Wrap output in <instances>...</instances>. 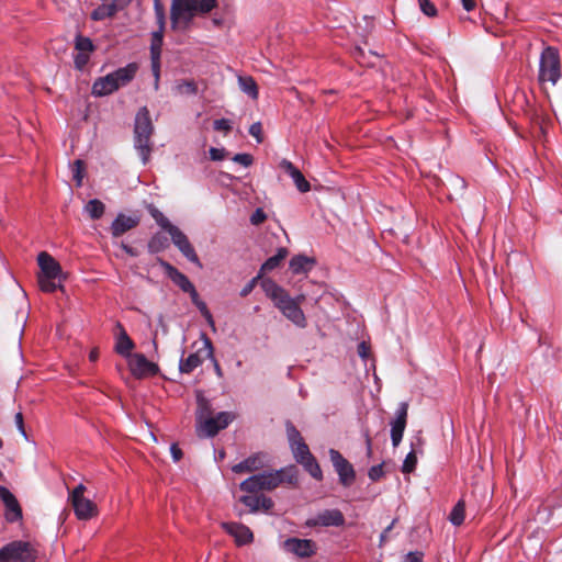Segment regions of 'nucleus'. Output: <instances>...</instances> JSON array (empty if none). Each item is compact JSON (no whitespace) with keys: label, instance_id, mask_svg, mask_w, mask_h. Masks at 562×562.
I'll return each instance as SVG.
<instances>
[{"label":"nucleus","instance_id":"nucleus-20","mask_svg":"<svg viewBox=\"0 0 562 562\" xmlns=\"http://www.w3.org/2000/svg\"><path fill=\"white\" fill-rule=\"evenodd\" d=\"M223 529L229 533L238 546H244L252 542L254 535L251 530L239 522H223Z\"/></svg>","mask_w":562,"mask_h":562},{"label":"nucleus","instance_id":"nucleus-27","mask_svg":"<svg viewBox=\"0 0 562 562\" xmlns=\"http://www.w3.org/2000/svg\"><path fill=\"white\" fill-rule=\"evenodd\" d=\"M161 267L164 268L167 276L171 279V281L177 284L183 292H187L191 290L193 286L192 282L188 279L187 276H184L182 272H180L177 268L171 266L170 263L166 261H160Z\"/></svg>","mask_w":562,"mask_h":562},{"label":"nucleus","instance_id":"nucleus-42","mask_svg":"<svg viewBox=\"0 0 562 562\" xmlns=\"http://www.w3.org/2000/svg\"><path fill=\"white\" fill-rule=\"evenodd\" d=\"M239 501L254 513L260 508L261 496L244 495Z\"/></svg>","mask_w":562,"mask_h":562},{"label":"nucleus","instance_id":"nucleus-40","mask_svg":"<svg viewBox=\"0 0 562 562\" xmlns=\"http://www.w3.org/2000/svg\"><path fill=\"white\" fill-rule=\"evenodd\" d=\"M417 464V456L414 451H411L405 457L403 464H402V472L403 473H412Z\"/></svg>","mask_w":562,"mask_h":562},{"label":"nucleus","instance_id":"nucleus-9","mask_svg":"<svg viewBox=\"0 0 562 562\" xmlns=\"http://www.w3.org/2000/svg\"><path fill=\"white\" fill-rule=\"evenodd\" d=\"M262 477H265L262 479L265 490L271 491L283 482L295 484L297 482V472L296 469L291 465L272 472H262Z\"/></svg>","mask_w":562,"mask_h":562},{"label":"nucleus","instance_id":"nucleus-31","mask_svg":"<svg viewBox=\"0 0 562 562\" xmlns=\"http://www.w3.org/2000/svg\"><path fill=\"white\" fill-rule=\"evenodd\" d=\"M238 86L240 90L249 95L252 100L258 99V86L252 77L250 76H240L238 77Z\"/></svg>","mask_w":562,"mask_h":562},{"label":"nucleus","instance_id":"nucleus-16","mask_svg":"<svg viewBox=\"0 0 562 562\" xmlns=\"http://www.w3.org/2000/svg\"><path fill=\"white\" fill-rule=\"evenodd\" d=\"M345 522L342 513L338 509H326L318 513L315 517L310 518L306 521L308 527L322 526V527H339Z\"/></svg>","mask_w":562,"mask_h":562},{"label":"nucleus","instance_id":"nucleus-4","mask_svg":"<svg viewBox=\"0 0 562 562\" xmlns=\"http://www.w3.org/2000/svg\"><path fill=\"white\" fill-rule=\"evenodd\" d=\"M153 132L154 125L150 120L149 111L146 106H143L135 116L134 146L144 165L148 162L151 153L150 136Z\"/></svg>","mask_w":562,"mask_h":562},{"label":"nucleus","instance_id":"nucleus-54","mask_svg":"<svg viewBox=\"0 0 562 562\" xmlns=\"http://www.w3.org/2000/svg\"><path fill=\"white\" fill-rule=\"evenodd\" d=\"M423 553L419 551H413L406 554L403 562H422Z\"/></svg>","mask_w":562,"mask_h":562},{"label":"nucleus","instance_id":"nucleus-41","mask_svg":"<svg viewBox=\"0 0 562 562\" xmlns=\"http://www.w3.org/2000/svg\"><path fill=\"white\" fill-rule=\"evenodd\" d=\"M448 186L454 192H463L465 190V188H467V182L461 177L456 176V175H451L448 178Z\"/></svg>","mask_w":562,"mask_h":562},{"label":"nucleus","instance_id":"nucleus-60","mask_svg":"<svg viewBox=\"0 0 562 562\" xmlns=\"http://www.w3.org/2000/svg\"><path fill=\"white\" fill-rule=\"evenodd\" d=\"M273 506V502L271 498L261 496L260 507H262L265 510L271 509Z\"/></svg>","mask_w":562,"mask_h":562},{"label":"nucleus","instance_id":"nucleus-58","mask_svg":"<svg viewBox=\"0 0 562 562\" xmlns=\"http://www.w3.org/2000/svg\"><path fill=\"white\" fill-rule=\"evenodd\" d=\"M363 436L366 440L367 456L370 458L372 456V439L368 430L364 431Z\"/></svg>","mask_w":562,"mask_h":562},{"label":"nucleus","instance_id":"nucleus-34","mask_svg":"<svg viewBox=\"0 0 562 562\" xmlns=\"http://www.w3.org/2000/svg\"><path fill=\"white\" fill-rule=\"evenodd\" d=\"M38 286L43 292L52 293L57 289L61 288L63 278L55 279L48 278L45 274L38 273L37 277Z\"/></svg>","mask_w":562,"mask_h":562},{"label":"nucleus","instance_id":"nucleus-43","mask_svg":"<svg viewBox=\"0 0 562 562\" xmlns=\"http://www.w3.org/2000/svg\"><path fill=\"white\" fill-rule=\"evenodd\" d=\"M419 8L422 12L429 16L434 18L437 15V9L435 4L430 0H418Z\"/></svg>","mask_w":562,"mask_h":562},{"label":"nucleus","instance_id":"nucleus-24","mask_svg":"<svg viewBox=\"0 0 562 562\" xmlns=\"http://www.w3.org/2000/svg\"><path fill=\"white\" fill-rule=\"evenodd\" d=\"M265 465L266 456L262 453H257L233 465L232 471L234 473L254 472L262 469Z\"/></svg>","mask_w":562,"mask_h":562},{"label":"nucleus","instance_id":"nucleus-29","mask_svg":"<svg viewBox=\"0 0 562 562\" xmlns=\"http://www.w3.org/2000/svg\"><path fill=\"white\" fill-rule=\"evenodd\" d=\"M203 363V359L198 352L190 353L186 359L181 358L179 370L181 373H191L194 369Z\"/></svg>","mask_w":562,"mask_h":562},{"label":"nucleus","instance_id":"nucleus-33","mask_svg":"<svg viewBox=\"0 0 562 562\" xmlns=\"http://www.w3.org/2000/svg\"><path fill=\"white\" fill-rule=\"evenodd\" d=\"M83 211L91 220H99L105 212V205L102 201L92 199L85 205Z\"/></svg>","mask_w":562,"mask_h":562},{"label":"nucleus","instance_id":"nucleus-62","mask_svg":"<svg viewBox=\"0 0 562 562\" xmlns=\"http://www.w3.org/2000/svg\"><path fill=\"white\" fill-rule=\"evenodd\" d=\"M187 293L190 294V297L194 305H196L201 301L199 297V293H198L196 289L194 288V285L191 288V290L187 291Z\"/></svg>","mask_w":562,"mask_h":562},{"label":"nucleus","instance_id":"nucleus-21","mask_svg":"<svg viewBox=\"0 0 562 562\" xmlns=\"http://www.w3.org/2000/svg\"><path fill=\"white\" fill-rule=\"evenodd\" d=\"M37 263L41 268V274L55 279L63 278L60 265L48 252H40L37 256Z\"/></svg>","mask_w":562,"mask_h":562},{"label":"nucleus","instance_id":"nucleus-6","mask_svg":"<svg viewBox=\"0 0 562 562\" xmlns=\"http://www.w3.org/2000/svg\"><path fill=\"white\" fill-rule=\"evenodd\" d=\"M37 548L29 541H12L0 549V562H35Z\"/></svg>","mask_w":562,"mask_h":562},{"label":"nucleus","instance_id":"nucleus-14","mask_svg":"<svg viewBox=\"0 0 562 562\" xmlns=\"http://www.w3.org/2000/svg\"><path fill=\"white\" fill-rule=\"evenodd\" d=\"M170 237L172 243L189 261L195 263L199 268H202V263L193 246L182 231H180L178 227H172Z\"/></svg>","mask_w":562,"mask_h":562},{"label":"nucleus","instance_id":"nucleus-46","mask_svg":"<svg viewBox=\"0 0 562 562\" xmlns=\"http://www.w3.org/2000/svg\"><path fill=\"white\" fill-rule=\"evenodd\" d=\"M384 475L383 463L373 465L368 471V476L372 482L379 481Z\"/></svg>","mask_w":562,"mask_h":562},{"label":"nucleus","instance_id":"nucleus-32","mask_svg":"<svg viewBox=\"0 0 562 562\" xmlns=\"http://www.w3.org/2000/svg\"><path fill=\"white\" fill-rule=\"evenodd\" d=\"M288 256V250L284 247L278 249L277 254L268 258L261 266L260 272L266 273L279 267L280 262Z\"/></svg>","mask_w":562,"mask_h":562},{"label":"nucleus","instance_id":"nucleus-59","mask_svg":"<svg viewBox=\"0 0 562 562\" xmlns=\"http://www.w3.org/2000/svg\"><path fill=\"white\" fill-rule=\"evenodd\" d=\"M15 424L18 426V429L20 430V432L25 436V430H24V425H23V416L21 413H16L15 414Z\"/></svg>","mask_w":562,"mask_h":562},{"label":"nucleus","instance_id":"nucleus-1","mask_svg":"<svg viewBox=\"0 0 562 562\" xmlns=\"http://www.w3.org/2000/svg\"><path fill=\"white\" fill-rule=\"evenodd\" d=\"M261 286L266 295L289 322L299 328L307 326L306 316L301 308V303L305 300L304 294L292 297L286 290L270 279L263 280Z\"/></svg>","mask_w":562,"mask_h":562},{"label":"nucleus","instance_id":"nucleus-51","mask_svg":"<svg viewBox=\"0 0 562 562\" xmlns=\"http://www.w3.org/2000/svg\"><path fill=\"white\" fill-rule=\"evenodd\" d=\"M209 153H210V158L214 161H221L226 157L225 148L211 147Z\"/></svg>","mask_w":562,"mask_h":562},{"label":"nucleus","instance_id":"nucleus-25","mask_svg":"<svg viewBox=\"0 0 562 562\" xmlns=\"http://www.w3.org/2000/svg\"><path fill=\"white\" fill-rule=\"evenodd\" d=\"M116 326L120 329V333L116 336L114 349L119 355L128 359L133 356L132 350L135 345L123 326L120 323H117Z\"/></svg>","mask_w":562,"mask_h":562},{"label":"nucleus","instance_id":"nucleus-48","mask_svg":"<svg viewBox=\"0 0 562 562\" xmlns=\"http://www.w3.org/2000/svg\"><path fill=\"white\" fill-rule=\"evenodd\" d=\"M233 161L240 164L244 167H249L252 164L254 159L250 154L240 153V154H236L233 157Z\"/></svg>","mask_w":562,"mask_h":562},{"label":"nucleus","instance_id":"nucleus-47","mask_svg":"<svg viewBox=\"0 0 562 562\" xmlns=\"http://www.w3.org/2000/svg\"><path fill=\"white\" fill-rule=\"evenodd\" d=\"M249 134L256 138L257 143L260 144L263 140L262 126L260 122H255L249 127Z\"/></svg>","mask_w":562,"mask_h":562},{"label":"nucleus","instance_id":"nucleus-10","mask_svg":"<svg viewBox=\"0 0 562 562\" xmlns=\"http://www.w3.org/2000/svg\"><path fill=\"white\" fill-rule=\"evenodd\" d=\"M127 362L131 373L137 379L154 376L159 371V367L142 353H134Z\"/></svg>","mask_w":562,"mask_h":562},{"label":"nucleus","instance_id":"nucleus-63","mask_svg":"<svg viewBox=\"0 0 562 562\" xmlns=\"http://www.w3.org/2000/svg\"><path fill=\"white\" fill-rule=\"evenodd\" d=\"M395 522H396V519H393L392 522L383 530V532L381 533V537H380V542L381 543L385 541L386 536L392 530V528L394 527Z\"/></svg>","mask_w":562,"mask_h":562},{"label":"nucleus","instance_id":"nucleus-28","mask_svg":"<svg viewBox=\"0 0 562 562\" xmlns=\"http://www.w3.org/2000/svg\"><path fill=\"white\" fill-rule=\"evenodd\" d=\"M315 265V260L304 255L294 256L290 262L289 268L293 274L307 273Z\"/></svg>","mask_w":562,"mask_h":562},{"label":"nucleus","instance_id":"nucleus-5","mask_svg":"<svg viewBox=\"0 0 562 562\" xmlns=\"http://www.w3.org/2000/svg\"><path fill=\"white\" fill-rule=\"evenodd\" d=\"M199 406L200 409L196 413V434L199 437H214L235 419V415L232 412H221L215 417L205 418V413L209 411V403L201 398Z\"/></svg>","mask_w":562,"mask_h":562},{"label":"nucleus","instance_id":"nucleus-55","mask_svg":"<svg viewBox=\"0 0 562 562\" xmlns=\"http://www.w3.org/2000/svg\"><path fill=\"white\" fill-rule=\"evenodd\" d=\"M369 353H370V347L364 341H361L358 345L359 357L362 358L363 360H367L369 357Z\"/></svg>","mask_w":562,"mask_h":562},{"label":"nucleus","instance_id":"nucleus-2","mask_svg":"<svg viewBox=\"0 0 562 562\" xmlns=\"http://www.w3.org/2000/svg\"><path fill=\"white\" fill-rule=\"evenodd\" d=\"M216 0H172L170 22L173 30H187L195 15H203L216 8Z\"/></svg>","mask_w":562,"mask_h":562},{"label":"nucleus","instance_id":"nucleus-35","mask_svg":"<svg viewBox=\"0 0 562 562\" xmlns=\"http://www.w3.org/2000/svg\"><path fill=\"white\" fill-rule=\"evenodd\" d=\"M465 517V504L462 499H460L452 508L449 515V521L453 526H460L464 521Z\"/></svg>","mask_w":562,"mask_h":562},{"label":"nucleus","instance_id":"nucleus-52","mask_svg":"<svg viewBox=\"0 0 562 562\" xmlns=\"http://www.w3.org/2000/svg\"><path fill=\"white\" fill-rule=\"evenodd\" d=\"M213 127L216 131L228 132L232 128V122L227 119L215 120L213 123Z\"/></svg>","mask_w":562,"mask_h":562},{"label":"nucleus","instance_id":"nucleus-37","mask_svg":"<svg viewBox=\"0 0 562 562\" xmlns=\"http://www.w3.org/2000/svg\"><path fill=\"white\" fill-rule=\"evenodd\" d=\"M175 90L178 94L194 95L198 93V87L193 80H182L177 82Z\"/></svg>","mask_w":562,"mask_h":562},{"label":"nucleus","instance_id":"nucleus-57","mask_svg":"<svg viewBox=\"0 0 562 562\" xmlns=\"http://www.w3.org/2000/svg\"><path fill=\"white\" fill-rule=\"evenodd\" d=\"M259 278H260V274H259V276H257L256 278H254L252 280H250V281H249V282H248V283L243 288V290L240 291V295H241V296H246V295H248V294L252 291V289H254V286H255V284H256V281H257Z\"/></svg>","mask_w":562,"mask_h":562},{"label":"nucleus","instance_id":"nucleus-15","mask_svg":"<svg viewBox=\"0 0 562 562\" xmlns=\"http://www.w3.org/2000/svg\"><path fill=\"white\" fill-rule=\"evenodd\" d=\"M408 404L406 402L400 403L395 418L391 422V440L393 447H397L402 441L404 430L406 427Z\"/></svg>","mask_w":562,"mask_h":562},{"label":"nucleus","instance_id":"nucleus-7","mask_svg":"<svg viewBox=\"0 0 562 562\" xmlns=\"http://www.w3.org/2000/svg\"><path fill=\"white\" fill-rule=\"evenodd\" d=\"M87 491L86 485L78 484L71 492H69L68 501L70 502L75 516L79 520H90L99 515L98 505L85 495Z\"/></svg>","mask_w":562,"mask_h":562},{"label":"nucleus","instance_id":"nucleus-64","mask_svg":"<svg viewBox=\"0 0 562 562\" xmlns=\"http://www.w3.org/2000/svg\"><path fill=\"white\" fill-rule=\"evenodd\" d=\"M121 247L130 256H133V257L136 256V252L134 251V249L132 247H130L128 245L122 243Z\"/></svg>","mask_w":562,"mask_h":562},{"label":"nucleus","instance_id":"nucleus-22","mask_svg":"<svg viewBox=\"0 0 562 562\" xmlns=\"http://www.w3.org/2000/svg\"><path fill=\"white\" fill-rule=\"evenodd\" d=\"M139 223V217L136 215H126L119 213L111 224V233L113 237H120L132 228L136 227Z\"/></svg>","mask_w":562,"mask_h":562},{"label":"nucleus","instance_id":"nucleus-11","mask_svg":"<svg viewBox=\"0 0 562 562\" xmlns=\"http://www.w3.org/2000/svg\"><path fill=\"white\" fill-rule=\"evenodd\" d=\"M165 26H158V30L151 33L150 41V60L151 70L155 77V89H158L159 75H160V56L164 43Z\"/></svg>","mask_w":562,"mask_h":562},{"label":"nucleus","instance_id":"nucleus-30","mask_svg":"<svg viewBox=\"0 0 562 562\" xmlns=\"http://www.w3.org/2000/svg\"><path fill=\"white\" fill-rule=\"evenodd\" d=\"M262 473L251 475L245 481H243L239 485L241 491L248 492V493H256L259 491H266L263 487V480H262Z\"/></svg>","mask_w":562,"mask_h":562},{"label":"nucleus","instance_id":"nucleus-39","mask_svg":"<svg viewBox=\"0 0 562 562\" xmlns=\"http://www.w3.org/2000/svg\"><path fill=\"white\" fill-rule=\"evenodd\" d=\"M71 172H72V178L76 181V186L81 187L83 177H85L83 161L80 159L75 160L74 164L71 165Z\"/></svg>","mask_w":562,"mask_h":562},{"label":"nucleus","instance_id":"nucleus-23","mask_svg":"<svg viewBox=\"0 0 562 562\" xmlns=\"http://www.w3.org/2000/svg\"><path fill=\"white\" fill-rule=\"evenodd\" d=\"M280 167L291 177L296 189L302 192H308L311 190L310 182L305 179L303 173L289 160L283 159L280 162Z\"/></svg>","mask_w":562,"mask_h":562},{"label":"nucleus","instance_id":"nucleus-36","mask_svg":"<svg viewBox=\"0 0 562 562\" xmlns=\"http://www.w3.org/2000/svg\"><path fill=\"white\" fill-rule=\"evenodd\" d=\"M300 464L304 467V469L316 480L323 479V473L317 460L314 456L307 457L305 460L301 461Z\"/></svg>","mask_w":562,"mask_h":562},{"label":"nucleus","instance_id":"nucleus-53","mask_svg":"<svg viewBox=\"0 0 562 562\" xmlns=\"http://www.w3.org/2000/svg\"><path fill=\"white\" fill-rule=\"evenodd\" d=\"M156 221L158 223V225L164 228L165 231H167L169 233V235L171 234V228L172 227H176L175 225H172L169 220L164 216L161 213H159L158 216H156Z\"/></svg>","mask_w":562,"mask_h":562},{"label":"nucleus","instance_id":"nucleus-44","mask_svg":"<svg viewBox=\"0 0 562 562\" xmlns=\"http://www.w3.org/2000/svg\"><path fill=\"white\" fill-rule=\"evenodd\" d=\"M195 306L199 308L200 313L203 315L211 328L215 330V322L206 304L201 300Z\"/></svg>","mask_w":562,"mask_h":562},{"label":"nucleus","instance_id":"nucleus-45","mask_svg":"<svg viewBox=\"0 0 562 562\" xmlns=\"http://www.w3.org/2000/svg\"><path fill=\"white\" fill-rule=\"evenodd\" d=\"M154 10H155V15H156L158 26H165L166 14H165V9H164L162 4L160 3V0H154Z\"/></svg>","mask_w":562,"mask_h":562},{"label":"nucleus","instance_id":"nucleus-50","mask_svg":"<svg viewBox=\"0 0 562 562\" xmlns=\"http://www.w3.org/2000/svg\"><path fill=\"white\" fill-rule=\"evenodd\" d=\"M164 247V240L160 236H154L148 243L150 252H158Z\"/></svg>","mask_w":562,"mask_h":562},{"label":"nucleus","instance_id":"nucleus-19","mask_svg":"<svg viewBox=\"0 0 562 562\" xmlns=\"http://www.w3.org/2000/svg\"><path fill=\"white\" fill-rule=\"evenodd\" d=\"M75 48L77 54L74 58L75 66L82 69L89 61L90 55L94 49L92 41L89 37L78 35L75 40Z\"/></svg>","mask_w":562,"mask_h":562},{"label":"nucleus","instance_id":"nucleus-12","mask_svg":"<svg viewBox=\"0 0 562 562\" xmlns=\"http://www.w3.org/2000/svg\"><path fill=\"white\" fill-rule=\"evenodd\" d=\"M330 461L342 485L349 486L356 477L353 467L335 449L329 450Z\"/></svg>","mask_w":562,"mask_h":562},{"label":"nucleus","instance_id":"nucleus-56","mask_svg":"<svg viewBox=\"0 0 562 562\" xmlns=\"http://www.w3.org/2000/svg\"><path fill=\"white\" fill-rule=\"evenodd\" d=\"M170 453L175 462L180 461V459L182 458V451L177 443H172L170 446Z\"/></svg>","mask_w":562,"mask_h":562},{"label":"nucleus","instance_id":"nucleus-26","mask_svg":"<svg viewBox=\"0 0 562 562\" xmlns=\"http://www.w3.org/2000/svg\"><path fill=\"white\" fill-rule=\"evenodd\" d=\"M119 0H108L99 4L95 9H93L90 13V18L93 21H104L106 19L113 18L117 11Z\"/></svg>","mask_w":562,"mask_h":562},{"label":"nucleus","instance_id":"nucleus-18","mask_svg":"<svg viewBox=\"0 0 562 562\" xmlns=\"http://www.w3.org/2000/svg\"><path fill=\"white\" fill-rule=\"evenodd\" d=\"M283 548L299 558H310L316 551L315 542L310 539L289 538Z\"/></svg>","mask_w":562,"mask_h":562},{"label":"nucleus","instance_id":"nucleus-38","mask_svg":"<svg viewBox=\"0 0 562 562\" xmlns=\"http://www.w3.org/2000/svg\"><path fill=\"white\" fill-rule=\"evenodd\" d=\"M204 347L206 349V357L212 361L214 371L218 378H223V371L222 368L214 357V349L211 340L207 337H204L203 339Z\"/></svg>","mask_w":562,"mask_h":562},{"label":"nucleus","instance_id":"nucleus-13","mask_svg":"<svg viewBox=\"0 0 562 562\" xmlns=\"http://www.w3.org/2000/svg\"><path fill=\"white\" fill-rule=\"evenodd\" d=\"M286 436L290 443L291 451L296 462L305 460L312 456L307 445L304 442L299 430L291 424H286Z\"/></svg>","mask_w":562,"mask_h":562},{"label":"nucleus","instance_id":"nucleus-49","mask_svg":"<svg viewBox=\"0 0 562 562\" xmlns=\"http://www.w3.org/2000/svg\"><path fill=\"white\" fill-rule=\"evenodd\" d=\"M267 218V215L266 213L263 212L262 209L258 207L250 216V223L252 225H259L261 223H263Z\"/></svg>","mask_w":562,"mask_h":562},{"label":"nucleus","instance_id":"nucleus-17","mask_svg":"<svg viewBox=\"0 0 562 562\" xmlns=\"http://www.w3.org/2000/svg\"><path fill=\"white\" fill-rule=\"evenodd\" d=\"M0 499L5 506L4 517L9 522L22 519V508L16 497L5 486H0Z\"/></svg>","mask_w":562,"mask_h":562},{"label":"nucleus","instance_id":"nucleus-3","mask_svg":"<svg viewBox=\"0 0 562 562\" xmlns=\"http://www.w3.org/2000/svg\"><path fill=\"white\" fill-rule=\"evenodd\" d=\"M137 69L138 66L135 63H131L104 77L98 78L92 85V94L95 97H104L113 93L119 88L131 82Z\"/></svg>","mask_w":562,"mask_h":562},{"label":"nucleus","instance_id":"nucleus-61","mask_svg":"<svg viewBox=\"0 0 562 562\" xmlns=\"http://www.w3.org/2000/svg\"><path fill=\"white\" fill-rule=\"evenodd\" d=\"M462 7L465 11L470 12L474 10L476 3L474 0H461Z\"/></svg>","mask_w":562,"mask_h":562},{"label":"nucleus","instance_id":"nucleus-8","mask_svg":"<svg viewBox=\"0 0 562 562\" xmlns=\"http://www.w3.org/2000/svg\"><path fill=\"white\" fill-rule=\"evenodd\" d=\"M561 77L560 56L557 48L547 46L539 60V81L554 86Z\"/></svg>","mask_w":562,"mask_h":562}]
</instances>
